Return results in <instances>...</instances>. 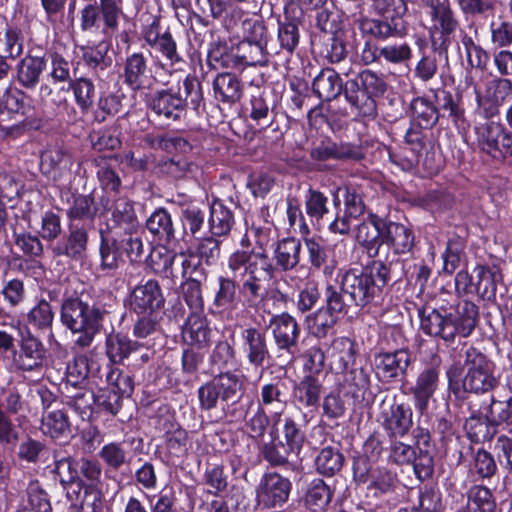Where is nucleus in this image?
<instances>
[{
	"instance_id": "1",
	"label": "nucleus",
	"mask_w": 512,
	"mask_h": 512,
	"mask_svg": "<svg viewBox=\"0 0 512 512\" xmlns=\"http://www.w3.org/2000/svg\"><path fill=\"white\" fill-rule=\"evenodd\" d=\"M231 277H219V288L215 294L211 310L231 318L238 309L239 291L249 307H256L264 297L263 282L273 274V266L266 252H256L248 247L237 249L227 259Z\"/></svg>"
},
{
	"instance_id": "2",
	"label": "nucleus",
	"mask_w": 512,
	"mask_h": 512,
	"mask_svg": "<svg viewBox=\"0 0 512 512\" xmlns=\"http://www.w3.org/2000/svg\"><path fill=\"white\" fill-rule=\"evenodd\" d=\"M478 316V307L470 301L461 303L455 314L436 308L419 310L421 330L445 342H454L456 335L469 337L477 326Z\"/></svg>"
},
{
	"instance_id": "3",
	"label": "nucleus",
	"mask_w": 512,
	"mask_h": 512,
	"mask_svg": "<svg viewBox=\"0 0 512 512\" xmlns=\"http://www.w3.org/2000/svg\"><path fill=\"white\" fill-rule=\"evenodd\" d=\"M107 313L104 306L90 305L77 297L67 298L63 301L60 320L67 329L76 335L73 349L82 350L92 345Z\"/></svg>"
},
{
	"instance_id": "4",
	"label": "nucleus",
	"mask_w": 512,
	"mask_h": 512,
	"mask_svg": "<svg viewBox=\"0 0 512 512\" xmlns=\"http://www.w3.org/2000/svg\"><path fill=\"white\" fill-rule=\"evenodd\" d=\"M341 291L354 306L365 307L381 295L389 281V269L380 261L366 268H352L337 277Z\"/></svg>"
},
{
	"instance_id": "5",
	"label": "nucleus",
	"mask_w": 512,
	"mask_h": 512,
	"mask_svg": "<svg viewBox=\"0 0 512 512\" xmlns=\"http://www.w3.org/2000/svg\"><path fill=\"white\" fill-rule=\"evenodd\" d=\"M185 97L180 94V87H170L156 91L150 98L149 107L159 117L166 120H179L186 112L188 103L198 110L203 103V91L200 80L195 75H187L183 80Z\"/></svg>"
},
{
	"instance_id": "6",
	"label": "nucleus",
	"mask_w": 512,
	"mask_h": 512,
	"mask_svg": "<svg viewBox=\"0 0 512 512\" xmlns=\"http://www.w3.org/2000/svg\"><path fill=\"white\" fill-rule=\"evenodd\" d=\"M466 373L461 381L464 392L485 394L498 385L495 363L479 348L468 346L464 352Z\"/></svg>"
},
{
	"instance_id": "7",
	"label": "nucleus",
	"mask_w": 512,
	"mask_h": 512,
	"mask_svg": "<svg viewBox=\"0 0 512 512\" xmlns=\"http://www.w3.org/2000/svg\"><path fill=\"white\" fill-rule=\"evenodd\" d=\"M47 363V349L44 343L31 331L23 334L17 348L11 353V367L23 375L40 374Z\"/></svg>"
},
{
	"instance_id": "8",
	"label": "nucleus",
	"mask_w": 512,
	"mask_h": 512,
	"mask_svg": "<svg viewBox=\"0 0 512 512\" xmlns=\"http://www.w3.org/2000/svg\"><path fill=\"white\" fill-rule=\"evenodd\" d=\"M240 386L238 376L233 373L227 372L215 376L198 388L200 408L207 411L216 408L218 400L226 403L235 401L239 398Z\"/></svg>"
},
{
	"instance_id": "9",
	"label": "nucleus",
	"mask_w": 512,
	"mask_h": 512,
	"mask_svg": "<svg viewBox=\"0 0 512 512\" xmlns=\"http://www.w3.org/2000/svg\"><path fill=\"white\" fill-rule=\"evenodd\" d=\"M377 421L390 438L403 437L413 426V412L409 405L398 403L395 398L384 399Z\"/></svg>"
},
{
	"instance_id": "10",
	"label": "nucleus",
	"mask_w": 512,
	"mask_h": 512,
	"mask_svg": "<svg viewBox=\"0 0 512 512\" xmlns=\"http://www.w3.org/2000/svg\"><path fill=\"white\" fill-rule=\"evenodd\" d=\"M480 149L493 158H504L512 154V133L501 124L486 122L475 128Z\"/></svg>"
},
{
	"instance_id": "11",
	"label": "nucleus",
	"mask_w": 512,
	"mask_h": 512,
	"mask_svg": "<svg viewBox=\"0 0 512 512\" xmlns=\"http://www.w3.org/2000/svg\"><path fill=\"white\" fill-rule=\"evenodd\" d=\"M441 364V357L438 354H433L430 364L418 374L415 384L411 388L415 408L421 412L426 410L430 398L438 389Z\"/></svg>"
},
{
	"instance_id": "12",
	"label": "nucleus",
	"mask_w": 512,
	"mask_h": 512,
	"mask_svg": "<svg viewBox=\"0 0 512 512\" xmlns=\"http://www.w3.org/2000/svg\"><path fill=\"white\" fill-rule=\"evenodd\" d=\"M292 484L279 473H265L257 487L258 503L267 508L282 506L289 498Z\"/></svg>"
},
{
	"instance_id": "13",
	"label": "nucleus",
	"mask_w": 512,
	"mask_h": 512,
	"mask_svg": "<svg viewBox=\"0 0 512 512\" xmlns=\"http://www.w3.org/2000/svg\"><path fill=\"white\" fill-rule=\"evenodd\" d=\"M164 303L165 298L160 284L154 279L139 283L130 293V308L139 315H151L160 310Z\"/></svg>"
},
{
	"instance_id": "14",
	"label": "nucleus",
	"mask_w": 512,
	"mask_h": 512,
	"mask_svg": "<svg viewBox=\"0 0 512 512\" xmlns=\"http://www.w3.org/2000/svg\"><path fill=\"white\" fill-rule=\"evenodd\" d=\"M240 351L247 362L255 367H263L270 358L267 336L256 327H245L240 332Z\"/></svg>"
},
{
	"instance_id": "15",
	"label": "nucleus",
	"mask_w": 512,
	"mask_h": 512,
	"mask_svg": "<svg viewBox=\"0 0 512 512\" xmlns=\"http://www.w3.org/2000/svg\"><path fill=\"white\" fill-rule=\"evenodd\" d=\"M88 242V229L84 225L71 224L68 233L51 247V251L55 257H66L78 262L86 258Z\"/></svg>"
},
{
	"instance_id": "16",
	"label": "nucleus",
	"mask_w": 512,
	"mask_h": 512,
	"mask_svg": "<svg viewBox=\"0 0 512 512\" xmlns=\"http://www.w3.org/2000/svg\"><path fill=\"white\" fill-rule=\"evenodd\" d=\"M269 327L276 347L293 354L298 347L301 328L296 319L288 313H281L270 318Z\"/></svg>"
},
{
	"instance_id": "17",
	"label": "nucleus",
	"mask_w": 512,
	"mask_h": 512,
	"mask_svg": "<svg viewBox=\"0 0 512 512\" xmlns=\"http://www.w3.org/2000/svg\"><path fill=\"white\" fill-rule=\"evenodd\" d=\"M411 363L412 356L407 349L380 352L374 357V366L377 375L389 380L399 376H405Z\"/></svg>"
},
{
	"instance_id": "18",
	"label": "nucleus",
	"mask_w": 512,
	"mask_h": 512,
	"mask_svg": "<svg viewBox=\"0 0 512 512\" xmlns=\"http://www.w3.org/2000/svg\"><path fill=\"white\" fill-rule=\"evenodd\" d=\"M66 496L76 512H101L103 508L102 491L95 484L78 482L77 487L67 490Z\"/></svg>"
},
{
	"instance_id": "19",
	"label": "nucleus",
	"mask_w": 512,
	"mask_h": 512,
	"mask_svg": "<svg viewBox=\"0 0 512 512\" xmlns=\"http://www.w3.org/2000/svg\"><path fill=\"white\" fill-rule=\"evenodd\" d=\"M385 219L370 214L368 219L358 225L356 239L365 248L370 258L378 256L379 249L384 244Z\"/></svg>"
},
{
	"instance_id": "20",
	"label": "nucleus",
	"mask_w": 512,
	"mask_h": 512,
	"mask_svg": "<svg viewBox=\"0 0 512 512\" xmlns=\"http://www.w3.org/2000/svg\"><path fill=\"white\" fill-rule=\"evenodd\" d=\"M263 409L272 412V421L274 425L278 424L280 417L287 406L286 385L280 379H274L269 383H265L260 388L258 397V405Z\"/></svg>"
},
{
	"instance_id": "21",
	"label": "nucleus",
	"mask_w": 512,
	"mask_h": 512,
	"mask_svg": "<svg viewBox=\"0 0 512 512\" xmlns=\"http://www.w3.org/2000/svg\"><path fill=\"white\" fill-rule=\"evenodd\" d=\"M148 71L147 57L142 52H133L126 56L120 77L129 89L139 91L144 88Z\"/></svg>"
},
{
	"instance_id": "22",
	"label": "nucleus",
	"mask_w": 512,
	"mask_h": 512,
	"mask_svg": "<svg viewBox=\"0 0 512 512\" xmlns=\"http://www.w3.org/2000/svg\"><path fill=\"white\" fill-rule=\"evenodd\" d=\"M159 24L154 21L150 26L144 29L143 38L145 42L154 50L165 57L172 65L182 61L177 51V44L169 31L159 32Z\"/></svg>"
},
{
	"instance_id": "23",
	"label": "nucleus",
	"mask_w": 512,
	"mask_h": 512,
	"mask_svg": "<svg viewBox=\"0 0 512 512\" xmlns=\"http://www.w3.org/2000/svg\"><path fill=\"white\" fill-rule=\"evenodd\" d=\"M25 93L19 89L7 88L0 98L1 120H15L24 126V119L31 111L30 105L24 102Z\"/></svg>"
},
{
	"instance_id": "24",
	"label": "nucleus",
	"mask_w": 512,
	"mask_h": 512,
	"mask_svg": "<svg viewBox=\"0 0 512 512\" xmlns=\"http://www.w3.org/2000/svg\"><path fill=\"white\" fill-rule=\"evenodd\" d=\"M464 428L468 438L475 443H484L493 439L497 433V427L488 419L482 411L470 405V416L466 419Z\"/></svg>"
},
{
	"instance_id": "25",
	"label": "nucleus",
	"mask_w": 512,
	"mask_h": 512,
	"mask_svg": "<svg viewBox=\"0 0 512 512\" xmlns=\"http://www.w3.org/2000/svg\"><path fill=\"white\" fill-rule=\"evenodd\" d=\"M344 96L350 104L351 109L358 116L375 117L376 116V100L370 93H366L360 85L354 80H348L344 86Z\"/></svg>"
},
{
	"instance_id": "26",
	"label": "nucleus",
	"mask_w": 512,
	"mask_h": 512,
	"mask_svg": "<svg viewBox=\"0 0 512 512\" xmlns=\"http://www.w3.org/2000/svg\"><path fill=\"white\" fill-rule=\"evenodd\" d=\"M358 28L363 36H371L378 40H386L389 37L402 35L403 22L400 19H374L361 18L358 20Z\"/></svg>"
},
{
	"instance_id": "27",
	"label": "nucleus",
	"mask_w": 512,
	"mask_h": 512,
	"mask_svg": "<svg viewBox=\"0 0 512 512\" xmlns=\"http://www.w3.org/2000/svg\"><path fill=\"white\" fill-rule=\"evenodd\" d=\"M319 54L330 64L344 61L348 56L344 32H324L320 39Z\"/></svg>"
},
{
	"instance_id": "28",
	"label": "nucleus",
	"mask_w": 512,
	"mask_h": 512,
	"mask_svg": "<svg viewBox=\"0 0 512 512\" xmlns=\"http://www.w3.org/2000/svg\"><path fill=\"white\" fill-rule=\"evenodd\" d=\"M45 69L46 60L43 57L27 55L16 66V79L22 87L34 89Z\"/></svg>"
},
{
	"instance_id": "29",
	"label": "nucleus",
	"mask_w": 512,
	"mask_h": 512,
	"mask_svg": "<svg viewBox=\"0 0 512 512\" xmlns=\"http://www.w3.org/2000/svg\"><path fill=\"white\" fill-rule=\"evenodd\" d=\"M427 8L430 9L429 15L433 22L431 29L441 34L443 37L442 44H444L446 38L454 33L458 26V21L450 2L449 0H444Z\"/></svg>"
},
{
	"instance_id": "30",
	"label": "nucleus",
	"mask_w": 512,
	"mask_h": 512,
	"mask_svg": "<svg viewBox=\"0 0 512 512\" xmlns=\"http://www.w3.org/2000/svg\"><path fill=\"white\" fill-rule=\"evenodd\" d=\"M301 241L295 237H286L277 241L273 257L276 265L283 271L294 269L300 262Z\"/></svg>"
},
{
	"instance_id": "31",
	"label": "nucleus",
	"mask_w": 512,
	"mask_h": 512,
	"mask_svg": "<svg viewBox=\"0 0 512 512\" xmlns=\"http://www.w3.org/2000/svg\"><path fill=\"white\" fill-rule=\"evenodd\" d=\"M342 91H344L342 79L334 69L324 68L314 78L313 92L322 101L334 100Z\"/></svg>"
},
{
	"instance_id": "32",
	"label": "nucleus",
	"mask_w": 512,
	"mask_h": 512,
	"mask_svg": "<svg viewBox=\"0 0 512 512\" xmlns=\"http://www.w3.org/2000/svg\"><path fill=\"white\" fill-rule=\"evenodd\" d=\"M384 244L390 246L395 253L409 252L414 245V235L410 228L401 223L385 220Z\"/></svg>"
},
{
	"instance_id": "33",
	"label": "nucleus",
	"mask_w": 512,
	"mask_h": 512,
	"mask_svg": "<svg viewBox=\"0 0 512 512\" xmlns=\"http://www.w3.org/2000/svg\"><path fill=\"white\" fill-rule=\"evenodd\" d=\"M211 329L205 317L198 313H192L183 328V340L190 346L203 348L210 343Z\"/></svg>"
},
{
	"instance_id": "34",
	"label": "nucleus",
	"mask_w": 512,
	"mask_h": 512,
	"mask_svg": "<svg viewBox=\"0 0 512 512\" xmlns=\"http://www.w3.org/2000/svg\"><path fill=\"white\" fill-rule=\"evenodd\" d=\"M235 223L234 214L230 207L221 200L214 199L210 204L209 229L213 236H226Z\"/></svg>"
},
{
	"instance_id": "35",
	"label": "nucleus",
	"mask_w": 512,
	"mask_h": 512,
	"mask_svg": "<svg viewBox=\"0 0 512 512\" xmlns=\"http://www.w3.org/2000/svg\"><path fill=\"white\" fill-rule=\"evenodd\" d=\"M214 96L217 100L233 104L242 96V84L232 73H220L213 81Z\"/></svg>"
},
{
	"instance_id": "36",
	"label": "nucleus",
	"mask_w": 512,
	"mask_h": 512,
	"mask_svg": "<svg viewBox=\"0 0 512 512\" xmlns=\"http://www.w3.org/2000/svg\"><path fill=\"white\" fill-rule=\"evenodd\" d=\"M142 345L121 333L110 334L106 338V354L113 363H122Z\"/></svg>"
},
{
	"instance_id": "37",
	"label": "nucleus",
	"mask_w": 512,
	"mask_h": 512,
	"mask_svg": "<svg viewBox=\"0 0 512 512\" xmlns=\"http://www.w3.org/2000/svg\"><path fill=\"white\" fill-rule=\"evenodd\" d=\"M323 392V385L319 379L312 375L304 376L293 387L295 400L302 406L309 408L319 404Z\"/></svg>"
},
{
	"instance_id": "38",
	"label": "nucleus",
	"mask_w": 512,
	"mask_h": 512,
	"mask_svg": "<svg viewBox=\"0 0 512 512\" xmlns=\"http://www.w3.org/2000/svg\"><path fill=\"white\" fill-rule=\"evenodd\" d=\"M40 429L44 435L54 439L68 437L71 433L68 416L61 409H52L44 412Z\"/></svg>"
},
{
	"instance_id": "39",
	"label": "nucleus",
	"mask_w": 512,
	"mask_h": 512,
	"mask_svg": "<svg viewBox=\"0 0 512 512\" xmlns=\"http://www.w3.org/2000/svg\"><path fill=\"white\" fill-rule=\"evenodd\" d=\"M304 243L311 267L316 270L322 269L324 275L332 276L336 269V262L329 260V249L313 237L305 238Z\"/></svg>"
},
{
	"instance_id": "40",
	"label": "nucleus",
	"mask_w": 512,
	"mask_h": 512,
	"mask_svg": "<svg viewBox=\"0 0 512 512\" xmlns=\"http://www.w3.org/2000/svg\"><path fill=\"white\" fill-rule=\"evenodd\" d=\"M78 460L71 456L55 457L54 473L59 478V482L66 491L72 487H77L78 482H84L79 476Z\"/></svg>"
},
{
	"instance_id": "41",
	"label": "nucleus",
	"mask_w": 512,
	"mask_h": 512,
	"mask_svg": "<svg viewBox=\"0 0 512 512\" xmlns=\"http://www.w3.org/2000/svg\"><path fill=\"white\" fill-rule=\"evenodd\" d=\"M343 387L355 401H363L370 388L369 373L364 368L351 369L345 375Z\"/></svg>"
},
{
	"instance_id": "42",
	"label": "nucleus",
	"mask_w": 512,
	"mask_h": 512,
	"mask_svg": "<svg viewBox=\"0 0 512 512\" xmlns=\"http://www.w3.org/2000/svg\"><path fill=\"white\" fill-rule=\"evenodd\" d=\"M26 323L37 331L51 329L54 311L49 301L39 299L26 314Z\"/></svg>"
},
{
	"instance_id": "43",
	"label": "nucleus",
	"mask_w": 512,
	"mask_h": 512,
	"mask_svg": "<svg viewBox=\"0 0 512 512\" xmlns=\"http://www.w3.org/2000/svg\"><path fill=\"white\" fill-rule=\"evenodd\" d=\"M264 459L275 467H294L295 463L290 461V457H298L299 453H294L291 447L282 441H272L262 447Z\"/></svg>"
},
{
	"instance_id": "44",
	"label": "nucleus",
	"mask_w": 512,
	"mask_h": 512,
	"mask_svg": "<svg viewBox=\"0 0 512 512\" xmlns=\"http://www.w3.org/2000/svg\"><path fill=\"white\" fill-rule=\"evenodd\" d=\"M146 227L160 241L169 242L174 238L171 215L164 208L156 209L146 221Z\"/></svg>"
},
{
	"instance_id": "45",
	"label": "nucleus",
	"mask_w": 512,
	"mask_h": 512,
	"mask_svg": "<svg viewBox=\"0 0 512 512\" xmlns=\"http://www.w3.org/2000/svg\"><path fill=\"white\" fill-rule=\"evenodd\" d=\"M69 202L66 215L70 220H93L97 214V205L91 195L71 194Z\"/></svg>"
},
{
	"instance_id": "46",
	"label": "nucleus",
	"mask_w": 512,
	"mask_h": 512,
	"mask_svg": "<svg viewBox=\"0 0 512 512\" xmlns=\"http://www.w3.org/2000/svg\"><path fill=\"white\" fill-rule=\"evenodd\" d=\"M193 164L183 157H171L160 159L154 173L160 177L182 179L192 172Z\"/></svg>"
},
{
	"instance_id": "47",
	"label": "nucleus",
	"mask_w": 512,
	"mask_h": 512,
	"mask_svg": "<svg viewBox=\"0 0 512 512\" xmlns=\"http://www.w3.org/2000/svg\"><path fill=\"white\" fill-rule=\"evenodd\" d=\"M496 501L490 489L475 485L468 491V500L465 512H494Z\"/></svg>"
},
{
	"instance_id": "48",
	"label": "nucleus",
	"mask_w": 512,
	"mask_h": 512,
	"mask_svg": "<svg viewBox=\"0 0 512 512\" xmlns=\"http://www.w3.org/2000/svg\"><path fill=\"white\" fill-rule=\"evenodd\" d=\"M411 110L413 121L420 128L429 129L438 121V109L426 98H415L411 103Z\"/></svg>"
},
{
	"instance_id": "49",
	"label": "nucleus",
	"mask_w": 512,
	"mask_h": 512,
	"mask_svg": "<svg viewBox=\"0 0 512 512\" xmlns=\"http://www.w3.org/2000/svg\"><path fill=\"white\" fill-rule=\"evenodd\" d=\"M344 463V456L334 447L327 446L315 458L316 470L324 476H333L339 472Z\"/></svg>"
},
{
	"instance_id": "50",
	"label": "nucleus",
	"mask_w": 512,
	"mask_h": 512,
	"mask_svg": "<svg viewBox=\"0 0 512 512\" xmlns=\"http://www.w3.org/2000/svg\"><path fill=\"white\" fill-rule=\"evenodd\" d=\"M165 447L170 457H182L188 451V433L179 424L170 423L166 430Z\"/></svg>"
},
{
	"instance_id": "51",
	"label": "nucleus",
	"mask_w": 512,
	"mask_h": 512,
	"mask_svg": "<svg viewBox=\"0 0 512 512\" xmlns=\"http://www.w3.org/2000/svg\"><path fill=\"white\" fill-rule=\"evenodd\" d=\"M239 49L242 51L241 58L251 66H264L268 62L269 55L278 53L273 45L268 46L267 43L242 42Z\"/></svg>"
},
{
	"instance_id": "52",
	"label": "nucleus",
	"mask_w": 512,
	"mask_h": 512,
	"mask_svg": "<svg viewBox=\"0 0 512 512\" xmlns=\"http://www.w3.org/2000/svg\"><path fill=\"white\" fill-rule=\"evenodd\" d=\"M23 53L22 32L17 27L7 26L0 32V55L15 59Z\"/></svg>"
},
{
	"instance_id": "53",
	"label": "nucleus",
	"mask_w": 512,
	"mask_h": 512,
	"mask_svg": "<svg viewBox=\"0 0 512 512\" xmlns=\"http://www.w3.org/2000/svg\"><path fill=\"white\" fill-rule=\"evenodd\" d=\"M306 215L311 221L319 222L329 213L328 197L321 191L309 188L304 197Z\"/></svg>"
},
{
	"instance_id": "54",
	"label": "nucleus",
	"mask_w": 512,
	"mask_h": 512,
	"mask_svg": "<svg viewBox=\"0 0 512 512\" xmlns=\"http://www.w3.org/2000/svg\"><path fill=\"white\" fill-rule=\"evenodd\" d=\"M277 37L281 50L291 55L297 48L300 40L297 20L286 18L285 21H279Z\"/></svg>"
},
{
	"instance_id": "55",
	"label": "nucleus",
	"mask_w": 512,
	"mask_h": 512,
	"mask_svg": "<svg viewBox=\"0 0 512 512\" xmlns=\"http://www.w3.org/2000/svg\"><path fill=\"white\" fill-rule=\"evenodd\" d=\"M332 498L330 487L321 479L313 480L306 493V504L314 510H322L328 506Z\"/></svg>"
},
{
	"instance_id": "56",
	"label": "nucleus",
	"mask_w": 512,
	"mask_h": 512,
	"mask_svg": "<svg viewBox=\"0 0 512 512\" xmlns=\"http://www.w3.org/2000/svg\"><path fill=\"white\" fill-rule=\"evenodd\" d=\"M7 415H18L28 409V402L23 398L16 386L2 389L0 393V409Z\"/></svg>"
},
{
	"instance_id": "57",
	"label": "nucleus",
	"mask_w": 512,
	"mask_h": 512,
	"mask_svg": "<svg viewBox=\"0 0 512 512\" xmlns=\"http://www.w3.org/2000/svg\"><path fill=\"white\" fill-rule=\"evenodd\" d=\"M107 388L122 397H129L134 391V381L119 368L110 367L105 375Z\"/></svg>"
},
{
	"instance_id": "58",
	"label": "nucleus",
	"mask_w": 512,
	"mask_h": 512,
	"mask_svg": "<svg viewBox=\"0 0 512 512\" xmlns=\"http://www.w3.org/2000/svg\"><path fill=\"white\" fill-rule=\"evenodd\" d=\"M488 419L497 427L501 423L512 424V398L498 401L491 397L489 403L481 406Z\"/></svg>"
},
{
	"instance_id": "59",
	"label": "nucleus",
	"mask_w": 512,
	"mask_h": 512,
	"mask_svg": "<svg viewBox=\"0 0 512 512\" xmlns=\"http://www.w3.org/2000/svg\"><path fill=\"white\" fill-rule=\"evenodd\" d=\"M100 267L104 271H111L118 268L121 259V252L117 241L111 237H105L101 233L100 242Z\"/></svg>"
},
{
	"instance_id": "60",
	"label": "nucleus",
	"mask_w": 512,
	"mask_h": 512,
	"mask_svg": "<svg viewBox=\"0 0 512 512\" xmlns=\"http://www.w3.org/2000/svg\"><path fill=\"white\" fill-rule=\"evenodd\" d=\"M268 423L269 417L262 406H257L254 410L246 413L245 429L251 438L261 439L265 435Z\"/></svg>"
},
{
	"instance_id": "61",
	"label": "nucleus",
	"mask_w": 512,
	"mask_h": 512,
	"mask_svg": "<svg viewBox=\"0 0 512 512\" xmlns=\"http://www.w3.org/2000/svg\"><path fill=\"white\" fill-rule=\"evenodd\" d=\"M26 495L29 505L36 512L52 511L49 495L38 480L34 479L28 483Z\"/></svg>"
},
{
	"instance_id": "62",
	"label": "nucleus",
	"mask_w": 512,
	"mask_h": 512,
	"mask_svg": "<svg viewBox=\"0 0 512 512\" xmlns=\"http://www.w3.org/2000/svg\"><path fill=\"white\" fill-rule=\"evenodd\" d=\"M109 46L105 42H100L95 46L82 47V58L84 63L92 69L100 68L105 70L110 66V60L107 59Z\"/></svg>"
},
{
	"instance_id": "63",
	"label": "nucleus",
	"mask_w": 512,
	"mask_h": 512,
	"mask_svg": "<svg viewBox=\"0 0 512 512\" xmlns=\"http://www.w3.org/2000/svg\"><path fill=\"white\" fill-rule=\"evenodd\" d=\"M243 42L267 43V29L264 21L257 16L247 17L241 23Z\"/></svg>"
},
{
	"instance_id": "64",
	"label": "nucleus",
	"mask_w": 512,
	"mask_h": 512,
	"mask_svg": "<svg viewBox=\"0 0 512 512\" xmlns=\"http://www.w3.org/2000/svg\"><path fill=\"white\" fill-rule=\"evenodd\" d=\"M97 178L101 188L106 192L118 193L120 191L121 178L105 158H101L98 162Z\"/></svg>"
}]
</instances>
